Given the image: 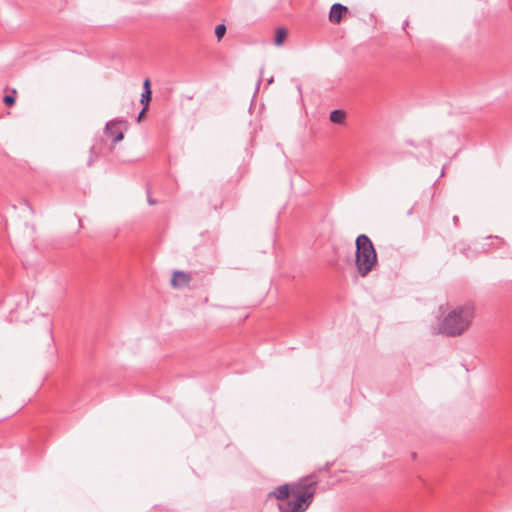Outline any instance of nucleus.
Listing matches in <instances>:
<instances>
[{"label": "nucleus", "mask_w": 512, "mask_h": 512, "mask_svg": "<svg viewBox=\"0 0 512 512\" xmlns=\"http://www.w3.org/2000/svg\"><path fill=\"white\" fill-rule=\"evenodd\" d=\"M315 483L301 480L298 483L281 485L269 493L279 501L280 512H304L312 503Z\"/></svg>", "instance_id": "1"}, {"label": "nucleus", "mask_w": 512, "mask_h": 512, "mask_svg": "<svg viewBox=\"0 0 512 512\" xmlns=\"http://www.w3.org/2000/svg\"><path fill=\"white\" fill-rule=\"evenodd\" d=\"M475 313V306L471 302L450 307L441 321L439 332L450 337L463 335L471 328Z\"/></svg>", "instance_id": "2"}, {"label": "nucleus", "mask_w": 512, "mask_h": 512, "mask_svg": "<svg viewBox=\"0 0 512 512\" xmlns=\"http://www.w3.org/2000/svg\"><path fill=\"white\" fill-rule=\"evenodd\" d=\"M377 254L370 238L361 234L356 238V267L361 276H366L376 265Z\"/></svg>", "instance_id": "3"}, {"label": "nucleus", "mask_w": 512, "mask_h": 512, "mask_svg": "<svg viewBox=\"0 0 512 512\" xmlns=\"http://www.w3.org/2000/svg\"><path fill=\"white\" fill-rule=\"evenodd\" d=\"M121 123H123V121L111 120L106 124L105 133L112 138L114 143H118L124 138L123 132L117 128V125Z\"/></svg>", "instance_id": "4"}, {"label": "nucleus", "mask_w": 512, "mask_h": 512, "mask_svg": "<svg viewBox=\"0 0 512 512\" xmlns=\"http://www.w3.org/2000/svg\"><path fill=\"white\" fill-rule=\"evenodd\" d=\"M191 281V275L184 271H174L173 276L171 278V285L174 287H183L188 286Z\"/></svg>", "instance_id": "5"}, {"label": "nucleus", "mask_w": 512, "mask_h": 512, "mask_svg": "<svg viewBox=\"0 0 512 512\" xmlns=\"http://www.w3.org/2000/svg\"><path fill=\"white\" fill-rule=\"evenodd\" d=\"M346 12H347L346 6H344L340 3H335L332 5V7L330 9L329 20L332 23L339 24L342 20L343 14Z\"/></svg>", "instance_id": "6"}, {"label": "nucleus", "mask_w": 512, "mask_h": 512, "mask_svg": "<svg viewBox=\"0 0 512 512\" xmlns=\"http://www.w3.org/2000/svg\"><path fill=\"white\" fill-rule=\"evenodd\" d=\"M346 114L343 110H333L330 113L329 119L334 124H343L345 120Z\"/></svg>", "instance_id": "7"}, {"label": "nucleus", "mask_w": 512, "mask_h": 512, "mask_svg": "<svg viewBox=\"0 0 512 512\" xmlns=\"http://www.w3.org/2000/svg\"><path fill=\"white\" fill-rule=\"evenodd\" d=\"M286 36H287V31L284 28H278L276 30L275 39H274L275 45H277V46L282 45Z\"/></svg>", "instance_id": "8"}, {"label": "nucleus", "mask_w": 512, "mask_h": 512, "mask_svg": "<svg viewBox=\"0 0 512 512\" xmlns=\"http://www.w3.org/2000/svg\"><path fill=\"white\" fill-rule=\"evenodd\" d=\"M226 32V26L224 24H219L215 28V35L217 37V40L220 41Z\"/></svg>", "instance_id": "9"}, {"label": "nucleus", "mask_w": 512, "mask_h": 512, "mask_svg": "<svg viewBox=\"0 0 512 512\" xmlns=\"http://www.w3.org/2000/svg\"><path fill=\"white\" fill-rule=\"evenodd\" d=\"M150 99H151V91H143L141 94V99H140L141 104L148 108Z\"/></svg>", "instance_id": "10"}, {"label": "nucleus", "mask_w": 512, "mask_h": 512, "mask_svg": "<svg viewBox=\"0 0 512 512\" xmlns=\"http://www.w3.org/2000/svg\"><path fill=\"white\" fill-rule=\"evenodd\" d=\"M3 102L7 106H12L15 103V97L13 95H6L3 98Z\"/></svg>", "instance_id": "11"}, {"label": "nucleus", "mask_w": 512, "mask_h": 512, "mask_svg": "<svg viewBox=\"0 0 512 512\" xmlns=\"http://www.w3.org/2000/svg\"><path fill=\"white\" fill-rule=\"evenodd\" d=\"M143 91H151V88H150V81L149 79H146L144 81V84H143Z\"/></svg>", "instance_id": "12"}, {"label": "nucleus", "mask_w": 512, "mask_h": 512, "mask_svg": "<svg viewBox=\"0 0 512 512\" xmlns=\"http://www.w3.org/2000/svg\"><path fill=\"white\" fill-rule=\"evenodd\" d=\"M146 110H147V107L144 106L143 109L141 110V112L139 113L138 117H137L138 121H141V119H142L143 115L145 114Z\"/></svg>", "instance_id": "13"}, {"label": "nucleus", "mask_w": 512, "mask_h": 512, "mask_svg": "<svg viewBox=\"0 0 512 512\" xmlns=\"http://www.w3.org/2000/svg\"><path fill=\"white\" fill-rule=\"evenodd\" d=\"M148 202H149L150 205H154L156 203L155 200H153L151 198L148 199Z\"/></svg>", "instance_id": "14"}, {"label": "nucleus", "mask_w": 512, "mask_h": 512, "mask_svg": "<svg viewBox=\"0 0 512 512\" xmlns=\"http://www.w3.org/2000/svg\"><path fill=\"white\" fill-rule=\"evenodd\" d=\"M92 162H93V159L91 158V159L89 160V162H88V165H91V164H92Z\"/></svg>", "instance_id": "15"}]
</instances>
